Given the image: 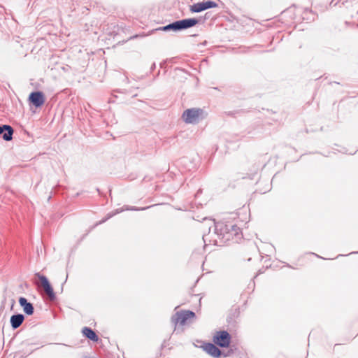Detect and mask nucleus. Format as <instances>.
Masks as SVG:
<instances>
[{"mask_svg": "<svg viewBox=\"0 0 358 358\" xmlns=\"http://www.w3.org/2000/svg\"><path fill=\"white\" fill-rule=\"evenodd\" d=\"M171 30L174 31H178L176 21L172 23H170L166 26L161 27L156 29V31H169Z\"/></svg>", "mask_w": 358, "mask_h": 358, "instance_id": "obj_14", "label": "nucleus"}, {"mask_svg": "<svg viewBox=\"0 0 358 358\" xmlns=\"http://www.w3.org/2000/svg\"><path fill=\"white\" fill-rule=\"evenodd\" d=\"M201 113L202 110L199 108L187 109L183 112L182 118L186 123L196 124L199 122Z\"/></svg>", "mask_w": 358, "mask_h": 358, "instance_id": "obj_4", "label": "nucleus"}, {"mask_svg": "<svg viewBox=\"0 0 358 358\" xmlns=\"http://www.w3.org/2000/svg\"><path fill=\"white\" fill-rule=\"evenodd\" d=\"M176 22L178 31L193 27L199 23V20L196 18L183 19Z\"/></svg>", "mask_w": 358, "mask_h": 358, "instance_id": "obj_5", "label": "nucleus"}, {"mask_svg": "<svg viewBox=\"0 0 358 358\" xmlns=\"http://www.w3.org/2000/svg\"><path fill=\"white\" fill-rule=\"evenodd\" d=\"M83 358H99L98 356H83Z\"/></svg>", "mask_w": 358, "mask_h": 358, "instance_id": "obj_18", "label": "nucleus"}, {"mask_svg": "<svg viewBox=\"0 0 358 358\" xmlns=\"http://www.w3.org/2000/svg\"><path fill=\"white\" fill-rule=\"evenodd\" d=\"M189 10L192 13H199L205 10L203 1L191 5L189 7Z\"/></svg>", "mask_w": 358, "mask_h": 358, "instance_id": "obj_12", "label": "nucleus"}, {"mask_svg": "<svg viewBox=\"0 0 358 358\" xmlns=\"http://www.w3.org/2000/svg\"><path fill=\"white\" fill-rule=\"evenodd\" d=\"M24 316L22 314H15L10 317V324L13 329H17L24 322Z\"/></svg>", "mask_w": 358, "mask_h": 358, "instance_id": "obj_10", "label": "nucleus"}, {"mask_svg": "<svg viewBox=\"0 0 358 358\" xmlns=\"http://www.w3.org/2000/svg\"><path fill=\"white\" fill-rule=\"evenodd\" d=\"M181 314L182 315V322H187V320L195 316V313L191 310L181 311Z\"/></svg>", "mask_w": 358, "mask_h": 358, "instance_id": "obj_16", "label": "nucleus"}, {"mask_svg": "<svg viewBox=\"0 0 358 358\" xmlns=\"http://www.w3.org/2000/svg\"><path fill=\"white\" fill-rule=\"evenodd\" d=\"M29 100L36 108L41 107L45 102V96L42 92H33L29 94Z\"/></svg>", "mask_w": 358, "mask_h": 358, "instance_id": "obj_6", "label": "nucleus"}, {"mask_svg": "<svg viewBox=\"0 0 358 358\" xmlns=\"http://www.w3.org/2000/svg\"><path fill=\"white\" fill-rule=\"evenodd\" d=\"M203 349L214 358H219L222 355L221 350L214 343H207L203 345Z\"/></svg>", "mask_w": 358, "mask_h": 358, "instance_id": "obj_7", "label": "nucleus"}, {"mask_svg": "<svg viewBox=\"0 0 358 358\" xmlns=\"http://www.w3.org/2000/svg\"><path fill=\"white\" fill-rule=\"evenodd\" d=\"M112 216H113V215H109L108 216V217H107L106 219L103 220L102 222H105L108 218H110V217H111Z\"/></svg>", "mask_w": 358, "mask_h": 358, "instance_id": "obj_19", "label": "nucleus"}, {"mask_svg": "<svg viewBox=\"0 0 358 358\" xmlns=\"http://www.w3.org/2000/svg\"><path fill=\"white\" fill-rule=\"evenodd\" d=\"M203 4H204V8L205 10H207V9H209V8H215L217 6V4L213 1H203Z\"/></svg>", "mask_w": 358, "mask_h": 358, "instance_id": "obj_17", "label": "nucleus"}, {"mask_svg": "<svg viewBox=\"0 0 358 358\" xmlns=\"http://www.w3.org/2000/svg\"><path fill=\"white\" fill-rule=\"evenodd\" d=\"M35 275L36 278H38L40 282L39 284H38V286L43 289L44 292L48 296L50 301L55 300V294L47 277L41 275L39 273H36Z\"/></svg>", "mask_w": 358, "mask_h": 358, "instance_id": "obj_3", "label": "nucleus"}, {"mask_svg": "<svg viewBox=\"0 0 358 358\" xmlns=\"http://www.w3.org/2000/svg\"><path fill=\"white\" fill-rule=\"evenodd\" d=\"M231 336L227 331L222 330L216 331L213 336L214 343L220 348H228L230 345Z\"/></svg>", "mask_w": 358, "mask_h": 358, "instance_id": "obj_2", "label": "nucleus"}, {"mask_svg": "<svg viewBox=\"0 0 358 358\" xmlns=\"http://www.w3.org/2000/svg\"><path fill=\"white\" fill-rule=\"evenodd\" d=\"M213 226H209L208 234H203V240L205 245L213 244L222 246L232 241L237 242L242 238L241 229L231 223L215 222L210 220Z\"/></svg>", "mask_w": 358, "mask_h": 358, "instance_id": "obj_1", "label": "nucleus"}, {"mask_svg": "<svg viewBox=\"0 0 358 358\" xmlns=\"http://www.w3.org/2000/svg\"><path fill=\"white\" fill-rule=\"evenodd\" d=\"M155 68V63H153L152 66H151V69H154Z\"/></svg>", "mask_w": 358, "mask_h": 358, "instance_id": "obj_20", "label": "nucleus"}, {"mask_svg": "<svg viewBox=\"0 0 358 358\" xmlns=\"http://www.w3.org/2000/svg\"><path fill=\"white\" fill-rule=\"evenodd\" d=\"M149 207H143V208H136L134 206H124L121 209H117L115 213L113 215H115L117 213H119L120 212H122L123 210H144L145 209H148Z\"/></svg>", "mask_w": 358, "mask_h": 358, "instance_id": "obj_15", "label": "nucleus"}, {"mask_svg": "<svg viewBox=\"0 0 358 358\" xmlns=\"http://www.w3.org/2000/svg\"><path fill=\"white\" fill-rule=\"evenodd\" d=\"M82 333L87 338L94 342H97L99 341V336L96 335L95 331L90 327H85L83 328Z\"/></svg>", "mask_w": 358, "mask_h": 358, "instance_id": "obj_11", "label": "nucleus"}, {"mask_svg": "<svg viewBox=\"0 0 358 358\" xmlns=\"http://www.w3.org/2000/svg\"><path fill=\"white\" fill-rule=\"evenodd\" d=\"M19 303L23 308L24 312L28 315H31L34 312V308L31 303L29 302L24 297H20Z\"/></svg>", "mask_w": 358, "mask_h": 358, "instance_id": "obj_9", "label": "nucleus"}, {"mask_svg": "<svg viewBox=\"0 0 358 358\" xmlns=\"http://www.w3.org/2000/svg\"><path fill=\"white\" fill-rule=\"evenodd\" d=\"M14 130L13 127L8 124L0 125V135L6 141H9L13 138Z\"/></svg>", "mask_w": 358, "mask_h": 358, "instance_id": "obj_8", "label": "nucleus"}, {"mask_svg": "<svg viewBox=\"0 0 358 358\" xmlns=\"http://www.w3.org/2000/svg\"><path fill=\"white\" fill-rule=\"evenodd\" d=\"M182 315L181 314V312H177L176 314H174L171 317V322L176 326L178 324H180L181 325L185 324V322H182Z\"/></svg>", "mask_w": 358, "mask_h": 358, "instance_id": "obj_13", "label": "nucleus"}]
</instances>
